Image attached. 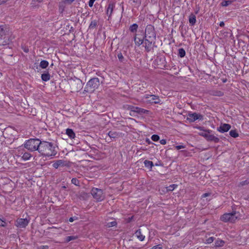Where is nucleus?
Segmentation results:
<instances>
[{"mask_svg": "<svg viewBox=\"0 0 249 249\" xmlns=\"http://www.w3.org/2000/svg\"><path fill=\"white\" fill-rule=\"evenodd\" d=\"M143 99H145L146 102L149 103L159 104L160 101L158 96L152 94H145L143 96Z\"/></svg>", "mask_w": 249, "mask_h": 249, "instance_id": "obj_8", "label": "nucleus"}, {"mask_svg": "<svg viewBox=\"0 0 249 249\" xmlns=\"http://www.w3.org/2000/svg\"><path fill=\"white\" fill-rule=\"evenodd\" d=\"M135 236L139 239L141 241H142L144 240L145 236L143 235L141 232V229H138L135 232Z\"/></svg>", "mask_w": 249, "mask_h": 249, "instance_id": "obj_16", "label": "nucleus"}, {"mask_svg": "<svg viewBox=\"0 0 249 249\" xmlns=\"http://www.w3.org/2000/svg\"><path fill=\"white\" fill-rule=\"evenodd\" d=\"M230 135L233 138H236L238 136V134L235 130H231L230 131Z\"/></svg>", "mask_w": 249, "mask_h": 249, "instance_id": "obj_32", "label": "nucleus"}, {"mask_svg": "<svg viewBox=\"0 0 249 249\" xmlns=\"http://www.w3.org/2000/svg\"><path fill=\"white\" fill-rule=\"evenodd\" d=\"M231 0H223L221 3V4L222 6H227L231 4Z\"/></svg>", "mask_w": 249, "mask_h": 249, "instance_id": "obj_33", "label": "nucleus"}, {"mask_svg": "<svg viewBox=\"0 0 249 249\" xmlns=\"http://www.w3.org/2000/svg\"><path fill=\"white\" fill-rule=\"evenodd\" d=\"M97 25V21L95 20H92L89 25V29H92L96 27Z\"/></svg>", "mask_w": 249, "mask_h": 249, "instance_id": "obj_31", "label": "nucleus"}, {"mask_svg": "<svg viewBox=\"0 0 249 249\" xmlns=\"http://www.w3.org/2000/svg\"><path fill=\"white\" fill-rule=\"evenodd\" d=\"M238 218L237 213L236 212H232L230 213H225L220 217V220L224 222L233 223Z\"/></svg>", "mask_w": 249, "mask_h": 249, "instance_id": "obj_4", "label": "nucleus"}, {"mask_svg": "<svg viewBox=\"0 0 249 249\" xmlns=\"http://www.w3.org/2000/svg\"><path fill=\"white\" fill-rule=\"evenodd\" d=\"M7 29L3 25L0 26V45H5L8 43Z\"/></svg>", "mask_w": 249, "mask_h": 249, "instance_id": "obj_5", "label": "nucleus"}, {"mask_svg": "<svg viewBox=\"0 0 249 249\" xmlns=\"http://www.w3.org/2000/svg\"><path fill=\"white\" fill-rule=\"evenodd\" d=\"M211 132H212V130H204L203 132L199 133V135L204 137L206 139L209 134L211 133Z\"/></svg>", "mask_w": 249, "mask_h": 249, "instance_id": "obj_27", "label": "nucleus"}, {"mask_svg": "<svg viewBox=\"0 0 249 249\" xmlns=\"http://www.w3.org/2000/svg\"><path fill=\"white\" fill-rule=\"evenodd\" d=\"M150 249H162V246L160 244H159L158 245H156L155 246H154Z\"/></svg>", "mask_w": 249, "mask_h": 249, "instance_id": "obj_42", "label": "nucleus"}, {"mask_svg": "<svg viewBox=\"0 0 249 249\" xmlns=\"http://www.w3.org/2000/svg\"><path fill=\"white\" fill-rule=\"evenodd\" d=\"M95 0H89V5L90 7H92L94 2Z\"/></svg>", "mask_w": 249, "mask_h": 249, "instance_id": "obj_46", "label": "nucleus"}, {"mask_svg": "<svg viewBox=\"0 0 249 249\" xmlns=\"http://www.w3.org/2000/svg\"><path fill=\"white\" fill-rule=\"evenodd\" d=\"M133 1L134 2H136V0H133Z\"/></svg>", "mask_w": 249, "mask_h": 249, "instance_id": "obj_58", "label": "nucleus"}, {"mask_svg": "<svg viewBox=\"0 0 249 249\" xmlns=\"http://www.w3.org/2000/svg\"><path fill=\"white\" fill-rule=\"evenodd\" d=\"M199 130H202V127H199L198 128Z\"/></svg>", "mask_w": 249, "mask_h": 249, "instance_id": "obj_55", "label": "nucleus"}, {"mask_svg": "<svg viewBox=\"0 0 249 249\" xmlns=\"http://www.w3.org/2000/svg\"><path fill=\"white\" fill-rule=\"evenodd\" d=\"M66 134L71 139H74L75 137V134L74 131L72 129L67 128L66 130Z\"/></svg>", "mask_w": 249, "mask_h": 249, "instance_id": "obj_18", "label": "nucleus"}, {"mask_svg": "<svg viewBox=\"0 0 249 249\" xmlns=\"http://www.w3.org/2000/svg\"><path fill=\"white\" fill-rule=\"evenodd\" d=\"M23 153H24L22 152H19L18 154V156L19 157H21V156H22Z\"/></svg>", "mask_w": 249, "mask_h": 249, "instance_id": "obj_52", "label": "nucleus"}, {"mask_svg": "<svg viewBox=\"0 0 249 249\" xmlns=\"http://www.w3.org/2000/svg\"><path fill=\"white\" fill-rule=\"evenodd\" d=\"M160 143L162 145H164L166 143V141L165 139H162L160 141Z\"/></svg>", "mask_w": 249, "mask_h": 249, "instance_id": "obj_48", "label": "nucleus"}, {"mask_svg": "<svg viewBox=\"0 0 249 249\" xmlns=\"http://www.w3.org/2000/svg\"><path fill=\"white\" fill-rule=\"evenodd\" d=\"M138 28V25L136 23H134L130 26L129 30L132 33H135V32H136Z\"/></svg>", "mask_w": 249, "mask_h": 249, "instance_id": "obj_25", "label": "nucleus"}, {"mask_svg": "<svg viewBox=\"0 0 249 249\" xmlns=\"http://www.w3.org/2000/svg\"><path fill=\"white\" fill-rule=\"evenodd\" d=\"M8 0H0V5L2 4V3H5Z\"/></svg>", "mask_w": 249, "mask_h": 249, "instance_id": "obj_50", "label": "nucleus"}, {"mask_svg": "<svg viewBox=\"0 0 249 249\" xmlns=\"http://www.w3.org/2000/svg\"><path fill=\"white\" fill-rule=\"evenodd\" d=\"M175 147L177 150H179V149H180L182 148H184L185 147V146L183 145H179L176 146Z\"/></svg>", "mask_w": 249, "mask_h": 249, "instance_id": "obj_45", "label": "nucleus"}, {"mask_svg": "<svg viewBox=\"0 0 249 249\" xmlns=\"http://www.w3.org/2000/svg\"><path fill=\"white\" fill-rule=\"evenodd\" d=\"M134 41H135V44L138 46L141 45L143 42V39L137 37L136 36H135L134 37Z\"/></svg>", "mask_w": 249, "mask_h": 249, "instance_id": "obj_26", "label": "nucleus"}, {"mask_svg": "<svg viewBox=\"0 0 249 249\" xmlns=\"http://www.w3.org/2000/svg\"><path fill=\"white\" fill-rule=\"evenodd\" d=\"M49 65V62L46 60H41L40 62L39 66L42 69H46Z\"/></svg>", "mask_w": 249, "mask_h": 249, "instance_id": "obj_23", "label": "nucleus"}, {"mask_svg": "<svg viewBox=\"0 0 249 249\" xmlns=\"http://www.w3.org/2000/svg\"><path fill=\"white\" fill-rule=\"evenodd\" d=\"M114 7V4L112 2H110L107 6L106 14L108 16V20L109 19V18H110L112 13L113 11V9Z\"/></svg>", "mask_w": 249, "mask_h": 249, "instance_id": "obj_14", "label": "nucleus"}, {"mask_svg": "<svg viewBox=\"0 0 249 249\" xmlns=\"http://www.w3.org/2000/svg\"><path fill=\"white\" fill-rule=\"evenodd\" d=\"M225 24H224V22L223 21H221L220 22V24H219V25L220 27H224Z\"/></svg>", "mask_w": 249, "mask_h": 249, "instance_id": "obj_51", "label": "nucleus"}, {"mask_svg": "<svg viewBox=\"0 0 249 249\" xmlns=\"http://www.w3.org/2000/svg\"><path fill=\"white\" fill-rule=\"evenodd\" d=\"M189 21L191 26H193L195 24L196 22V17L193 13H191L189 17Z\"/></svg>", "mask_w": 249, "mask_h": 249, "instance_id": "obj_17", "label": "nucleus"}, {"mask_svg": "<svg viewBox=\"0 0 249 249\" xmlns=\"http://www.w3.org/2000/svg\"><path fill=\"white\" fill-rule=\"evenodd\" d=\"M214 238L213 237H210L208 238L206 241V243L211 244L214 241Z\"/></svg>", "mask_w": 249, "mask_h": 249, "instance_id": "obj_40", "label": "nucleus"}, {"mask_svg": "<svg viewBox=\"0 0 249 249\" xmlns=\"http://www.w3.org/2000/svg\"><path fill=\"white\" fill-rule=\"evenodd\" d=\"M154 39H149L148 38H145L144 40V47L147 52H149L152 50H153V47L155 46V42L153 41Z\"/></svg>", "mask_w": 249, "mask_h": 249, "instance_id": "obj_9", "label": "nucleus"}, {"mask_svg": "<svg viewBox=\"0 0 249 249\" xmlns=\"http://www.w3.org/2000/svg\"><path fill=\"white\" fill-rule=\"evenodd\" d=\"M71 182L76 186H79V181L76 178H72Z\"/></svg>", "mask_w": 249, "mask_h": 249, "instance_id": "obj_37", "label": "nucleus"}, {"mask_svg": "<svg viewBox=\"0 0 249 249\" xmlns=\"http://www.w3.org/2000/svg\"><path fill=\"white\" fill-rule=\"evenodd\" d=\"M240 184L242 186L249 184V179L241 182Z\"/></svg>", "mask_w": 249, "mask_h": 249, "instance_id": "obj_43", "label": "nucleus"}, {"mask_svg": "<svg viewBox=\"0 0 249 249\" xmlns=\"http://www.w3.org/2000/svg\"><path fill=\"white\" fill-rule=\"evenodd\" d=\"M108 135L111 138H116L119 136V134L117 132L111 131L108 132Z\"/></svg>", "mask_w": 249, "mask_h": 249, "instance_id": "obj_29", "label": "nucleus"}, {"mask_svg": "<svg viewBox=\"0 0 249 249\" xmlns=\"http://www.w3.org/2000/svg\"><path fill=\"white\" fill-rule=\"evenodd\" d=\"M185 54H186V52L184 49L180 48L178 49V55L179 57L182 58L185 56Z\"/></svg>", "mask_w": 249, "mask_h": 249, "instance_id": "obj_30", "label": "nucleus"}, {"mask_svg": "<svg viewBox=\"0 0 249 249\" xmlns=\"http://www.w3.org/2000/svg\"><path fill=\"white\" fill-rule=\"evenodd\" d=\"M77 219V217H70L69 219V221L71 222H72L74 220Z\"/></svg>", "mask_w": 249, "mask_h": 249, "instance_id": "obj_49", "label": "nucleus"}, {"mask_svg": "<svg viewBox=\"0 0 249 249\" xmlns=\"http://www.w3.org/2000/svg\"><path fill=\"white\" fill-rule=\"evenodd\" d=\"M136 109L135 112L138 113L140 114H148L149 112V111L143 108H142L139 107H137V108Z\"/></svg>", "mask_w": 249, "mask_h": 249, "instance_id": "obj_19", "label": "nucleus"}, {"mask_svg": "<svg viewBox=\"0 0 249 249\" xmlns=\"http://www.w3.org/2000/svg\"><path fill=\"white\" fill-rule=\"evenodd\" d=\"M178 1L180 2L181 0H177Z\"/></svg>", "mask_w": 249, "mask_h": 249, "instance_id": "obj_57", "label": "nucleus"}, {"mask_svg": "<svg viewBox=\"0 0 249 249\" xmlns=\"http://www.w3.org/2000/svg\"><path fill=\"white\" fill-rule=\"evenodd\" d=\"M41 77L43 81H48L50 79L51 76L48 71H46L45 73L42 74Z\"/></svg>", "mask_w": 249, "mask_h": 249, "instance_id": "obj_20", "label": "nucleus"}, {"mask_svg": "<svg viewBox=\"0 0 249 249\" xmlns=\"http://www.w3.org/2000/svg\"><path fill=\"white\" fill-rule=\"evenodd\" d=\"M187 119L190 122H194L197 120H202L203 119V116L196 112L189 113L188 115Z\"/></svg>", "mask_w": 249, "mask_h": 249, "instance_id": "obj_10", "label": "nucleus"}, {"mask_svg": "<svg viewBox=\"0 0 249 249\" xmlns=\"http://www.w3.org/2000/svg\"><path fill=\"white\" fill-rule=\"evenodd\" d=\"M91 194L93 198L97 201H101L105 198V195L102 190L93 188L91 191Z\"/></svg>", "mask_w": 249, "mask_h": 249, "instance_id": "obj_6", "label": "nucleus"}, {"mask_svg": "<svg viewBox=\"0 0 249 249\" xmlns=\"http://www.w3.org/2000/svg\"><path fill=\"white\" fill-rule=\"evenodd\" d=\"M137 107L130 106L129 107V109L131 110V111L135 112V111H136L135 108H137Z\"/></svg>", "mask_w": 249, "mask_h": 249, "instance_id": "obj_44", "label": "nucleus"}, {"mask_svg": "<svg viewBox=\"0 0 249 249\" xmlns=\"http://www.w3.org/2000/svg\"><path fill=\"white\" fill-rule=\"evenodd\" d=\"M231 126L230 124H222L219 127L217 128V130L221 133H224L228 132Z\"/></svg>", "mask_w": 249, "mask_h": 249, "instance_id": "obj_13", "label": "nucleus"}, {"mask_svg": "<svg viewBox=\"0 0 249 249\" xmlns=\"http://www.w3.org/2000/svg\"><path fill=\"white\" fill-rule=\"evenodd\" d=\"M177 186L176 184H172L167 187V190L168 191H173Z\"/></svg>", "mask_w": 249, "mask_h": 249, "instance_id": "obj_35", "label": "nucleus"}, {"mask_svg": "<svg viewBox=\"0 0 249 249\" xmlns=\"http://www.w3.org/2000/svg\"><path fill=\"white\" fill-rule=\"evenodd\" d=\"M6 226V222L5 220H3L0 218V226L5 227Z\"/></svg>", "mask_w": 249, "mask_h": 249, "instance_id": "obj_41", "label": "nucleus"}, {"mask_svg": "<svg viewBox=\"0 0 249 249\" xmlns=\"http://www.w3.org/2000/svg\"><path fill=\"white\" fill-rule=\"evenodd\" d=\"M100 85V81L98 78L95 77L90 79L85 88V91L88 92H92Z\"/></svg>", "mask_w": 249, "mask_h": 249, "instance_id": "obj_3", "label": "nucleus"}, {"mask_svg": "<svg viewBox=\"0 0 249 249\" xmlns=\"http://www.w3.org/2000/svg\"><path fill=\"white\" fill-rule=\"evenodd\" d=\"M144 164L146 167L148 168L150 170H151L154 166L153 162L148 160H145L144 161Z\"/></svg>", "mask_w": 249, "mask_h": 249, "instance_id": "obj_21", "label": "nucleus"}, {"mask_svg": "<svg viewBox=\"0 0 249 249\" xmlns=\"http://www.w3.org/2000/svg\"><path fill=\"white\" fill-rule=\"evenodd\" d=\"M210 195H211V194H210V193H205V194H203V195H202L201 197H202V198L206 197H207V196H210Z\"/></svg>", "mask_w": 249, "mask_h": 249, "instance_id": "obj_47", "label": "nucleus"}, {"mask_svg": "<svg viewBox=\"0 0 249 249\" xmlns=\"http://www.w3.org/2000/svg\"><path fill=\"white\" fill-rule=\"evenodd\" d=\"M38 152L42 156L47 157H54L57 154L54 143L47 141H41Z\"/></svg>", "mask_w": 249, "mask_h": 249, "instance_id": "obj_1", "label": "nucleus"}, {"mask_svg": "<svg viewBox=\"0 0 249 249\" xmlns=\"http://www.w3.org/2000/svg\"><path fill=\"white\" fill-rule=\"evenodd\" d=\"M74 0H66V1L68 3H71Z\"/></svg>", "mask_w": 249, "mask_h": 249, "instance_id": "obj_53", "label": "nucleus"}, {"mask_svg": "<svg viewBox=\"0 0 249 249\" xmlns=\"http://www.w3.org/2000/svg\"><path fill=\"white\" fill-rule=\"evenodd\" d=\"M206 140L208 141L214 142L215 143H217L219 142V139L214 135L209 134Z\"/></svg>", "mask_w": 249, "mask_h": 249, "instance_id": "obj_15", "label": "nucleus"}, {"mask_svg": "<svg viewBox=\"0 0 249 249\" xmlns=\"http://www.w3.org/2000/svg\"><path fill=\"white\" fill-rule=\"evenodd\" d=\"M68 166L69 165L67 162L62 160H57L55 162H54L53 164V167L55 169H57L59 167H64Z\"/></svg>", "mask_w": 249, "mask_h": 249, "instance_id": "obj_12", "label": "nucleus"}, {"mask_svg": "<svg viewBox=\"0 0 249 249\" xmlns=\"http://www.w3.org/2000/svg\"><path fill=\"white\" fill-rule=\"evenodd\" d=\"M31 157H32V155L30 153L25 152L23 154L22 156H21V159L23 160L26 161V160H29Z\"/></svg>", "mask_w": 249, "mask_h": 249, "instance_id": "obj_22", "label": "nucleus"}, {"mask_svg": "<svg viewBox=\"0 0 249 249\" xmlns=\"http://www.w3.org/2000/svg\"><path fill=\"white\" fill-rule=\"evenodd\" d=\"M29 222L27 218H18L16 221L15 225L18 228H23L28 225Z\"/></svg>", "mask_w": 249, "mask_h": 249, "instance_id": "obj_11", "label": "nucleus"}, {"mask_svg": "<svg viewBox=\"0 0 249 249\" xmlns=\"http://www.w3.org/2000/svg\"><path fill=\"white\" fill-rule=\"evenodd\" d=\"M35 1H37L38 2H41L43 0H33Z\"/></svg>", "mask_w": 249, "mask_h": 249, "instance_id": "obj_54", "label": "nucleus"}, {"mask_svg": "<svg viewBox=\"0 0 249 249\" xmlns=\"http://www.w3.org/2000/svg\"><path fill=\"white\" fill-rule=\"evenodd\" d=\"M145 38L149 39L156 38V33L154 27L151 25H148L145 30Z\"/></svg>", "mask_w": 249, "mask_h": 249, "instance_id": "obj_7", "label": "nucleus"}, {"mask_svg": "<svg viewBox=\"0 0 249 249\" xmlns=\"http://www.w3.org/2000/svg\"><path fill=\"white\" fill-rule=\"evenodd\" d=\"M213 95L214 96L220 97V96H222L224 95V93L223 92H222L221 91H216L214 92V93L213 94Z\"/></svg>", "mask_w": 249, "mask_h": 249, "instance_id": "obj_39", "label": "nucleus"}, {"mask_svg": "<svg viewBox=\"0 0 249 249\" xmlns=\"http://www.w3.org/2000/svg\"><path fill=\"white\" fill-rule=\"evenodd\" d=\"M117 56H118V58L119 61L121 62H124L125 59H124V57L123 56L122 53H118L117 55Z\"/></svg>", "mask_w": 249, "mask_h": 249, "instance_id": "obj_34", "label": "nucleus"}, {"mask_svg": "<svg viewBox=\"0 0 249 249\" xmlns=\"http://www.w3.org/2000/svg\"><path fill=\"white\" fill-rule=\"evenodd\" d=\"M148 143H151V142H150L149 140H148Z\"/></svg>", "mask_w": 249, "mask_h": 249, "instance_id": "obj_56", "label": "nucleus"}, {"mask_svg": "<svg viewBox=\"0 0 249 249\" xmlns=\"http://www.w3.org/2000/svg\"><path fill=\"white\" fill-rule=\"evenodd\" d=\"M77 238H78L77 236H74V235L68 236L66 237V238L65 239V241L66 242H69L71 240H76Z\"/></svg>", "mask_w": 249, "mask_h": 249, "instance_id": "obj_28", "label": "nucleus"}, {"mask_svg": "<svg viewBox=\"0 0 249 249\" xmlns=\"http://www.w3.org/2000/svg\"><path fill=\"white\" fill-rule=\"evenodd\" d=\"M151 139L154 142H157L160 140V137L158 135L154 134L152 136Z\"/></svg>", "mask_w": 249, "mask_h": 249, "instance_id": "obj_38", "label": "nucleus"}, {"mask_svg": "<svg viewBox=\"0 0 249 249\" xmlns=\"http://www.w3.org/2000/svg\"><path fill=\"white\" fill-rule=\"evenodd\" d=\"M117 225V222L115 221H112L111 222L107 223L106 226L107 227H112L115 226Z\"/></svg>", "mask_w": 249, "mask_h": 249, "instance_id": "obj_36", "label": "nucleus"}, {"mask_svg": "<svg viewBox=\"0 0 249 249\" xmlns=\"http://www.w3.org/2000/svg\"><path fill=\"white\" fill-rule=\"evenodd\" d=\"M41 141L38 139H30L26 141L24 145V147L31 152L38 151Z\"/></svg>", "mask_w": 249, "mask_h": 249, "instance_id": "obj_2", "label": "nucleus"}, {"mask_svg": "<svg viewBox=\"0 0 249 249\" xmlns=\"http://www.w3.org/2000/svg\"><path fill=\"white\" fill-rule=\"evenodd\" d=\"M225 242L221 239L216 240L215 242V246L216 247H221L224 245Z\"/></svg>", "mask_w": 249, "mask_h": 249, "instance_id": "obj_24", "label": "nucleus"}]
</instances>
